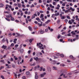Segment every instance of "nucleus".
I'll use <instances>...</instances> for the list:
<instances>
[{"label": "nucleus", "instance_id": "1", "mask_svg": "<svg viewBox=\"0 0 79 79\" xmlns=\"http://www.w3.org/2000/svg\"><path fill=\"white\" fill-rule=\"evenodd\" d=\"M60 15V13H59L58 12L57 13H56L55 14H53L52 15V18H54V17H55V16H58V15Z\"/></svg>", "mask_w": 79, "mask_h": 79}, {"label": "nucleus", "instance_id": "2", "mask_svg": "<svg viewBox=\"0 0 79 79\" xmlns=\"http://www.w3.org/2000/svg\"><path fill=\"white\" fill-rule=\"evenodd\" d=\"M39 32L41 34H44V33H45L44 31L42 29H40Z\"/></svg>", "mask_w": 79, "mask_h": 79}, {"label": "nucleus", "instance_id": "3", "mask_svg": "<svg viewBox=\"0 0 79 79\" xmlns=\"http://www.w3.org/2000/svg\"><path fill=\"white\" fill-rule=\"evenodd\" d=\"M35 78L36 79H37L39 78V76L37 75V73H35Z\"/></svg>", "mask_w": 79, "mask_h": 79}, {"label": "nucleus", "instance_id": "4", "mask_svg": "<svg viewBox=\"0 0 79 79\" xmlns=\"http://www.w3.org/2000/svg\"><path fill=\"white\" fill-rule=\"evenodd\" d=\"M46 74V73L44 72L42 74H40V76L42 77H43L44 76H45V75Z\"/></svg>", "mask_w": 79, "mask_h": 79}, {"label": "nucleus", "instance_id": "5", "mask_svg": "<svg viewBox=\"0 0 79 79\" xmlns=\"http://www.w3.org/2000/svg\"><path fill=\"white\" fill-rule=\"evenodd\" d=\"M35 16H37V15H35V14L33 15L32 16V17H31V19H32L34 18H35Z\"/></svg>", "mask_w": 79, "mask_h": 79}, {"label": "nucleus", "instance_id": "6", "mask_svg": "<svg viewBox=\"0 0 79 79\" xmlns=\"http://www.w3.org/2000/svg\"><path fill=\"white\" fill-rule=\"evenodd\" d=\"M33 40H34L33 39H28V41H29L30 43H32Z\"/></svg>", "mask_w": 79, "mask_h": 79}, {"label": "nucleus", "instance_id": "7", "mask_svg": "<svg viewBox=\"0 0 79 79\" xmlns=\"http://www.w3.org/2000/svg\"><path fill=\"white\" fill-rule=\"evenodd\" d=\"M37 68H40V65H38L37 66H35L34 67V69H37Z\"/></svg>", "mask_w": 79, "mask_h": 79}, {"label": "nucleus", "instance_id": "8", "mask_svg": "<svg viewBox=\"0 0 79 79\" xmlns=\"http://www.w3.org/2000/svg\"><path fill=\"white\" fill-rule=\"evenodd\" d=\"M69 57H70V58L71 59H72V60H74V57L73 56L70 55V56Z\"/></svg>", "mask_w": 79, "mask_h": 79}, {"label": "nucleus", "instance_id": "9", "mask_svg": "<svg viewBox=\"0 0 79 79\" xmlns=\"http://www.w3.org/2000/svg\"><path fill=\"white\" fill-rule=\"evenodd\" d=\"M2 48H4V49H5L6 48V46L3 45L2 46Z\"/></svg>", "mask_w": 79, "mask_h": 79}, {"label": "nucleus", "instance_id": "10", "mask_svg": "<svg viewBox=\"0 0 79 79\" xmlns=\"http://www.w3.org/2000/svg\"><path fill=\"white\" fill-rule=\"evenodd\" d=\"M36 46L37 47H38L39 46L38 48H39L40 49V48H41V46L40 45H39V43H37Z\"/></svg>", "mask_w": 79, "mask_h": 79}, {"label": "nucleus", "instance_id": "11", "mask_svg": "<svg viewBox=\"0 0 79 79\" xmlns=\"http://www.w3.org/2000/svg\"><path fill=\"white\" fill-rule=\"evenodd\" d=\"M28 29L30 31H32V27L30 26L28 27Z\"/></svg>", "mask_w": 79, "mask_h": 79}, {"label": "nucleus", "instance_id": "12", "mask_svg": "<svg viewBox=\"0 0 79 79\" xmlns=\"http://www.w3.org/2000/svg\"><path fill=\"white\" fill-rule=\"evenodd\" d=\"M51 21V20H48L45 22L46 24H48V23L49 22H50Z\"/></svg>", "mask_w": 79, "mask_h": 79}, {"label": "nucleus", "instance_id": "13", "mask_svg": "<svg viewBox=\"0 0 79 79\" xmlns=\"http://www.w3.org/2000/svg\"><path fill=\"white\" fill-rule=\"evenodd\" d=\"M6 41V40H5V38H4L2 40V42H3V43L5 42Z\"/></svg>", "mask_w": 79, "mask_h": 79}, {"label": "nucleus", "instance_id": "14", "mask_svg": "<svg viewBox=\"0 0 79 79\" xmlns=\"http://www.w3.org/2000/svg\"><path fill=\"white\" fill-rule=\"evenodd\" d=\"M26 75H29L30 74V72L29 71H27L26 72Z\"/></svg>", "mask_w": 79, "mask_h": 79}, {"label": "nucleus", "instance_id": "15", "mask_svg": "<svg viewBox=\"0 0 79 79\" xmlns=\"http://www.w3.org/2000/svg\"><path fill=\"white\" fill-rule=\"evenodd\" d=\"M0 62L1 63H5V62H4V60L3 59L1 60H0Z\"/></svg>", "mask_w": 79, "mask_h": 79}, {"label": "nucleus", "instance_id": "16", "mask_svg": "<svg viewBox=\"0 0 79 79\" xmlns=\"http://www.w3.org/2000/svg\"><path fill=\"white\" fill-rule=\"evenodd\" d=\"M23 52L24 50H23V49H21L20 50V52L21 53H23Z\"/></svg>", "mask_w": 79, "mask_h": 79}, {"label": "nucleus", "instance_id": "17", "mask_svg": "<svg viewBox=\"0 0 79 79\" xmlns=\"http://www.w3.org/2000/svg\"><path fill=\"white\" fill-rule=\"evenodd\" d=\"M4 6V5L3 3H1L0 4V7H3Z\"/></svg>", "mask_w": 79, "mask_h": 79}, {"label": "nucleus", "instance_id": "18", "mask_svg": "<svg viewBox=\"0 0 79 79\" xmlns=\"http://www.w3.org/2000/svg\"><path fill=\"white\" fill-rule=\"evenodd\" d=\"M60 56L61 57H62V58H64V55L63 54H61L60 55Z\"/></svg>", "mask_w": 79, "mask_h": 79}, {"label": "nucleus", "instance_id": "19", "mask_svg": "<svg viewBox=\"0 0 79 79\" xmlns=\"http://www.w3.org/2000/svg\"><path fill=\"white\" fill-rule=\"evenodd\" d=\"M54 70H57V67L55 66L53 67Z\"/></svg>", "mask_w": 79, "mask_h": 79}, {"label": "nucleus", "instance_id": "20", "mask_svg": "<svg viewBox=\"0 0 79 79\" xmlns=\"http://www.w3.org/2000/svg\"><path fill=\"white\" fill-rule=\"evenodd\" d=\"M43 17H44V15H43L42 14H41L40 18H43Z\"/></svg>", "mask_w": 79, "mask_h": 79}, {"label": "nucleus", "instance_id": "21", "mask_svg": "<svg viewBox=\"0 0 79 79\" xmlns=\"http://www.w3.org/2000/svg\"><path fill=\"white\" fill-rule=\"evenodd\" d=\"M52 62L53 64H56V62L55 60H53Z\"/></svg>", "mask_w": 79, "mask_h": 79}, {"label": "nucleus", "instance_id": "22", "mask_svg": "<svg viewBox=\"0 0 79 79\" xmlns=\"http://www.w3.org/2000/svg\"><path fill=\"white\" fill-rule=\"evenodd\" d=\"M11 35H12V34H11L10 33H9L8 34V36L9 37H11Z\"/></svg>", "mask_w": 79, "mask_h": 79}, {"label": "nucleus", "instance_id": "23", "mask_svg": "<svg viewBox=\"0 0 79 79\" xmlns=\"http://www.w3.org/2000/svg\"><path fill=\"white\" fill-rule=\"evenodd\" d=\"M5 19L7 21H10V19H8L7 18H5Z\"/></svg>", "mask_w": 79, "mask_h": 79}, {"label": "nucleus", "instance_id": "24", "mask_svg": "<svg viewBox=\"0 0 79 79\" xmlns=\"http://www.w3.org/2000/svg\"><path fill=\"white\" fill-rule=\"evenodd\" d=\"M6 18H10V14L9 15H8L6 16Z\"/></svg>", "mask_w": 79, "mask_h": 79}, {"label": "nucleus", "instance_id": "25", "mask_svg": "<svg viewBox=\"0 0 79 79\" xmlns=\"http://www.w3.org/2000/svg\"><path fill=\"white\" fill-rule=\"evenodd\" d=\"M61 19H64L65 18V17L63 16H62L61 18Z\"/></svg>", "mask_w": 79, "mask_h": 79}, {"label": "nucleus", "instance_id": "26", "mask_svg": "<svg viewBox=\"0 0 79 79\" xmlns=\"http://www.w3.org/2000/svg\"><path fill=\"white\" fill-rule=\"evenodd\" d=\"M56 56H60V54L59 53H57L56 54Z\"/></svg>", "mask_w": 79, "mask_h": 79}, {"label": "nucleus", "instance_id": "27", "mask_svg": "<svg viewBox=\"0 0 79 79\" xmlns=\"http://www.w3.org/2000/svg\"><path fill=\"white\" fill-rule=\"evenodd\" d=\"M68 41H70L71 42H73V40L71 39H69L68 40Z\"/></svg>", "mask_w": 79, "mask_h": 79}, {"label": "nucleus", "instance_id": "28", "mask_svg": "<svg viewBox=\"0 0 79 79\" xmlns=\"http://www.w3.org/2000/svg\"><path fill=\"white\" fill-rule=\"evenodd\" d=\"M69 24H73V23L71 22V20H69Z\"/></svg>", "mask_w": 79, "mask_h": 79}, {"label": "nucleus", "instance_id": "29", "mask_svg": "<svg viewBox=\"0 0 79 79\" xmlns=\"http://www.w3.org/2000/svg\"><path fill=\"white\" fill-rule=\"evenodd\" d=\"M7 68H11V65H9Z\"/></svg>", "mask_w": 79, "mask_h": 79}, {"label": "nucleus", "instance_id": "30", "mask_svg": "<svg viewBox=\"0 0 79 79\" xmlns=\"http://www.w3.org/2000/svg\"><path fill=\"white\" fill-rule=\"evenodd\" d=\"M34 29H35V30L37 29V27L36 26H35L34 27Z\"/></svg>", "mask_w": 79, "mask_h": 79}, {"label": "nucleus", "instance_id": "31", "mask_svg": "<svg viewBox=\"0 0 79 79\" xmlns=\"http://www.w3.org/2000/svg\"><path fill=\"white\" fill-rule=\"evenodd\" d=\"M18 7L19 8V7H21V5L20 4H19L18 3Z\"/></svg>", "mask_w": 79, "mask_h": 79}, {"label": "nucleus", "instance_id": "32", "mask_svg": "<svg viewBox=\"0 0 79 79\" xmlns=\"http://www.w3.org/2000/svg\"><path fill=\"white\" fill-rule=\"evenodd\" d=\"M3 68H4V67L3 66H2L0 68V70H1L2 69H3Z\"/></svg>", "mask_w": 79, "mask_h": 79}, {"label": "nucleus", "instance_id": "33", "mask_svg": "<svg viewBox=\"0 0 79 79\" xmlns=\"http://www.w3.org/2000/svg\"><path fill=\"white\" fill-rule=\"evenodd\" d=\"M11 21H15V19L13 17H12L11 18Z\"/></svg>", "mask_w": 79, "mask_h": 79}, {"label": "nucleus", "instance_id": "34", "mask_svg": "<svg viewBox=\"0 0 79 79\" xmlns=\"http://www.w3.org/2000/svg\"><path fill=\"white\" fill-rule=\"evenodd\" d=\"M1 78H2V79H5V77H4L3 75H2L1 76Z\"/></svg>", "mask_w": 79, "mask_h": 79}, {"label": "nucleus", "instance_id": "35", "mask_svg": "<svg viewBox=\"0 0 79 79\" xmlns=\"http://www.w3.org/2000/svg\"><path fill=\"white\" fill-rule=\"evenodd\" d=\"M60 20H58L57 22V24H60Z\"/></svg>", "mask_w": 79, "mask_h": 79}, {"label": "nucleus", "instance_id": "36", "mask_svg": "<svg viewBox=\"0 0 79 79\" xmlns=\"http://www.w3.org/2000/svg\"><path fill=\"white\" fill-rule=\"evenodd\" d=\"M40 69L39 70L40 71H42V69H43V67H41L40 68Z\"/></svg>", "mask_w": 79, "mask_h": 79}, {"label": "nucleus", "instance_id": "37", "mask_svg": "<svg viewBox=\"0 0 79 79\" xmlns=\"http://www.w3.org/2000/svg\"><path fill=\"white\" fill-rule=\"evenodd\" d=\"M13 46H14V43L11 44L10 45V47H13Z\"/></svg>", "mask_w": 79, "mask_h": 79}, {"label": "nucleus", "instance_id": "38", "mask_svg": "<svg viewBox=\"0 0 79 79\" xmlns=\"http://www.w3.org/2000/svg\"><path fill=\"white\" fill-rule=\"evenodd\" d=\"M67 19H71V18H70V17H69V16H67Z\"/></svg>", "mask_w": 79, "mask_h": 79}, {"label": "nucleus", "instance_id": "39", "mask_svg": "<svg viewBox=\"0 0 79 79\" xmlns=\"http://www.w3.org/2000/svg\"><path fill=\"white\" fill-rule=\"evenodd\" d=\"M22 78L23 79H25L26 78V76H23L22 77Z\"/></svg>", "mask_w": 79, "mask_h": 79}, {"label": "nucleus", "instance_id": "40", "mask_svg": "<svg viewBox=\"0 0 79 79\" xmlns=\"http://www.w3.org/2000/svg\"><path fill=\"white\" fill-rule=\"evenodd\" d=\"M60 37H61V35H58L57 36V39H59L60 38Z\"/></svg>", "mask_w": 79, "mask_h": 79}, {"label": "nucleus", "instance_id": "41", "mask_svg": "<svg viewBox=\"0 0 79 79\" xmlns=\"http://www.w3.org/2000/svg\"><path fill=\"white\" fill-rule=\"evenodd\" d=\"M31 52V50H29L28 52V54H30Z\"/></svg>", "mask_w": 79, "mask_h": 79}, {"label": "nucleus", "instance_id": "42", "mask_svg": "<svg viewBox=\"0 0 79 79\" xmlns=\"http://www.w3.org/2000/svg\"><path fill=\"white\" fill-rule=\"evenodd\" d=\"M15 22H16V23H19V21L18 20H15Z\"/></svg>", "mask_w": 79, "mask_h": 79}, {"label": "nucleus", "instance_id": "43", "mask_svg": "<svg viewBox=\"0 0 79 79\" xmlns=\"http://www.w3.org/2000/svg\"><path fill=\"white\" fill-rule=\"evenodd\" d=\"M26 23H28V20H27V19H26Z\"/></svg>", "mask_w": 79, "mask_h": 79}, {"label": "nucleus", "instance_id": "44", "mask_svg": "<svg viewBox=\"0 0 79 79\" xmlns=\"http://www.w3.org/2000/svg\"><path fill=\"white\" fill-rule=\"evenodd\" d=\"M32 60H33V58H31L30 60V61L31 62V61H32Z\"/></svg>", "mask_w": 79, "mask_h": 79}, {"label": "nucleus", "instance_id": "45", "mask_svg": "<svg viewBox=\"0 0 79 79\" xmlns=\"http://www.w3.org/2000/svg\"><path fill=\"white\" fill-rule=\"evenodd\" d=\"M16 34L17 35H18V36H20V34L18 33H16Z\"/></svg>", "mask_w": 79, "mask_h": 79}, {"label": "nucleus", "instance_id": "46", "mask_svg": "<svg viewBox=\"0 0 79 79\" xmlns=\"http://www.w3.org/2000/svg\"><path fill=\"white\" fill-rule=\"evenodd\" d=\"M76 37H77V39H79V37H79V35H76Z\"/></svg>", "mask_w": 79, "mask_h": 79}, {"label": "nucleus", "instance_id": "47", "mask_svg": "<svg viewBox=\"0 0 79 79\" xmlns=\"http://www.w3.org/2000/svg\"><path fill=\"white\" fill-rule=\"evenodd\" d=\"M45 40L44 38H43L42 40V42H44Z\"/></svg>", "mask_w": 79, "mask_h": 79}, {"label": "nucleus", "instance_id": "48", "mask_svg": "<svg viewBox=\"0 0 79 79\" xmlns=\"http://www.w3.org/2000/svg\"><path fill=\"white\" fill-rule=\"evenodd\" d=\"M48 28H47L45 30V31L47 32V31H48Z\"/></svg>", "mask_w": 79, "mask_h": 79}, {"label": "nucleus", "instance_id": "49", "mask_svg": "<svg viewBox=\"0 0 79 79\" xmlns=\"http://www.w3.org/2000/svg\"><path fill=\"white\" fill-rule=\"evenodd\" d=\"M32 7H34V5H33V4H32L31 6V8H32Z\"/></svg>", "mask_w": 79, "mask_h": 79}, {"label": "nucleus", "instance_id": "50", "mask_svg": "<svg viewBox=\"0 0 79 79\" xmlns=\"http://www.w3.org/2000/svg\"><path fill=\"white\" fill-rule=\"evenodd\" d=\"M18 46H19L18 44H16L15 46V48H16V47H18Z\"/></svg>", "mask_w": 79, "mask_h": 79}, {"label": "nucleus", "instance_id": "51", "mask_svg": "<svg viewBox=\"0 0 79 79\" xmlns=\"http://www.w3.org/2000/svg\"><path fill=\"white\" fill-rule=\"evenodd\" d=\"M37 60H39V58L37 57H36V59H35L36 61H37Z\"/></svg>", "mask_w": 79, "mask_h": 79}, {"label": "nucleus", "instance_id": "52", "mask_svg": "<svg viewBox=\"0 0 79 79\" xmlns=\"http://www.w3.org/2000/svg\"><path fill=\"white\" fill-rule=\"evenodd\" d=\"M60 66H64V64H60Z\"/></svg>", "mask_w": 79, "mask_h": 79}, {"label": "nucleus", "instance_id": "53", "mask_svg": "<svg viewBox=\"0 0 79 79\" xmlns=\"http://www.w3.org/2000/svg\"><path fill=\"white\" fill-rule=\"evenodd\" d=\"M12 67L13 68H15V65H14V64H12Z\"/></svg>", "mask_w": 79, "mask_h": 79}, {"label": "nucleus", "instance_id": "54", "mask_svg": "<svg viewBox=\"0 0 79 79\" xmlns=\"http://www.w3.org/2000/svg\"><path fill=\"white\" fill-rule=\"evenodd\" d=\"M68 36H71V33H69L67 35Z\"/></svg>", "mask_w": 79, "mask_h": 79}, {"label": "nucleus", "instance_id": "55", "mask_svg": "<svg viewBox=\"0 0 79 79\" xmlns=\"http://www.w3.org/2000/svg\"><path fill=\"white\" fill-rule=\"evenodd\" d=\"M65 22H66V23H67V22H68V19H65Z\"/></svg>", "mask_w": 79, "mask_h": 79}, {"label": "nucleus", "instance_id": "56", "mask_svg": "<svg viewBox=\"0 0 79 79\" xmlns=\"http://www.w3.org/2000/svg\"><path fill=\"white\" fill-rule=\"evenodd\" d=\"M63 39H60V42H63Z\"/></svg>", "mask_w": 79, "mask_h": 79}, {"label": "nucleus", "instance_id": "57", "mask_svg": "<svg viewBox=\"0 0 79 79\" xmlns=\"http://www.w3.org/2000/svg\"><path fill=\"white\" fill-rule=\"evenodd\" d=\"M22 6L23 7V8H26V6H24V5L22 4Z\"/></svg>", "mask_w": 79, "mask_h": 79}, {"label": "nucleus", "instance_id": "58", "mask_svg": "<svg viewBox=\"0 0 79 79\" xmlns=\"http://www.w3.org/2000/svg\"><path fill=\"white\" fill-rule=\"evenodd\" d=\"M62 6H65L66 5L65 4V3H63L62 4Z\"/></svg>", "mask_w": 79, "mask_h": 79}, {"label": "nucleus", "instance_id": "59", "mask_svg": "<svg viewBox=\"0 0 79 79\" xmlns=\"http://www.w3.org/2000/svg\"><path fill=\"white\" fill-rule=\"evenodd\" d=\"M10 60L12 61H13L14 60H13V58H11Z\"/></svg>", "mask_w": 79, "mask_h": 79}, {"label": "nucleus", "instance_id": "60", "mask_svg": "<svg viewBox=\"0 0 79 79\" xmlns=\"http://www.w3.org/2000/svg\"><path fill=\"white\" fill-rule=\"evenodd\" d=\"M40 13H44V11H42V10H40Z\"/></svg>", "mask_w": 79, "mask_h": 79}, {"label": "nucleus", "instance_id": "61", "mask_svg": "<svg viewBox=\"0 0 79 79\" xmlns=\"http://www.w3.org/2000/svg\"><path fill=\"white\" fill-rule=\"evenodd\" d=\"M36 19L37 21H39V17H37V18H36Z\"/></svg>", "mask_w": 79, "mask_h": 79}, {"label": "nucleus", "instance_id": "62", "mask_svg": "<svg viewBox=\"0 0 79 79\" xmlns=\"http://www.w3.org/2000/svg\"><path fill=\"white\" fill-rule=\"evenodd\" d=\"M53 5H56V3L55 2H53Z\"/></svg>", "mask_w": 79, "mask_h": 79}, {"label": "nucleus", "instance_id": "63", "mask_svg": "<svg viewBox=\"0 0 79 79\" xmlns=\"http://www.w3.org/2000/svg\"><path fill=\"white\" fill-rule=\"evenodd\" d=\"M71 21L72 23H74V20L73 19H71Z\"/></svg>", "mask_w": 79, "mask_h": 79}, {"label": "nucleus", "instance_id": "64", "mask_svg": "<svg viewBox=\"0 0 79 79\" xmlns=\"http://www.w3.org/2000/svg\"><path fill=\"white\" fill-rule=\"evenodd\" d=\"M6 42L7 44H8V39H6Z\"/></svg>", "mask_w": 79, "mask_h": 79}]
</instances>
